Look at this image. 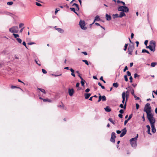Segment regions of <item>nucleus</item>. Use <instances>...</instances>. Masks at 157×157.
I'll return each mask as SVG.
<instances>
[{
	"mask_svg": "<svg viewBox=\"0 0 157 157\" xmlns=\"http://www.w3.org/2000/svg\"><path fill=\"white\" fill-rule=\"evenodd\" d=\"M36 6H42L41 4L40 3H38L37 2H36Z\"/></svg>",
	"mask_w": 157,
	"mask_h": 157,
	"instance_id": "nucleus-42",
	"label": "nucleus"
},
{
	"mask_svg": "<svg viewBox=\"0 0 157 157\" xmlns=\"http://www.w3.org/2000/svg\"><path fill=\"white\" fill-rule=\"evenodd\" d=\"M133 96L135 98L136 100H139L140 99L139 98L137 97L135 94H134V95Z\"/></svg>",
	"mask_w": 157,
	"mask_h": 157,
	"instance_id": "nucleus-43",
	"label": "nucleus"
},
{
	"mask_svg": "<svg viewBox=\"0 0 157 157\" xmlns=\"http://www.w3.org/2000/svg\"><path fill=\"white\" fill-rule=\"evenodd\" d=\"M126 102L127 101H125V102L124 104V106L123 105V104H121L120 105V107L121 108H124V109H125L126 108Z\"/></svg>",
	"mask_w": 157,
	"mask_h": 157,
	"instance_id": "nucleus-14",
	"label": "nucleus"
},
{
	"mask_svg": "<svg viewBox=\"0 0 157 157\" xmlns=\"http://www.w3.org/2000/svg\"><path fill=\"white\" fill-rule=\"evenodd\" d=\"M115 135L116 134L115 132H113L112 133L110 140L113 143H114L115 142V138H116Z\"/></svg>",
	"mask_w": 157,
	"mask_h": 157,
	"instance_id": "nucleus-8",
	"label": "nucleus"
},
{
	"mask_svg": "<svg viewBox=\"0 0 157 157\" xmlns=\"http://www.w3.org/2000/svg\"><path fill=\"white\" fill-rule=\"evenodd\" d=\"M139 76L136 73H135L134 75V77L135 78H136L137 77H139Z\"/></svg>",
	"mask_w": 157,
	"mask_h": 157,
	"instance_id": "nucleus-51",
	"label": "nucleus"
},
{
	"mask_svg": "<svg viewBox=\"0 0 157 157\" xmlns=\"http://www.w3.org/2000/svg\"><path fill=\"white\" fill-rule=\"evenodd\" d=\"M44 101H48L49 102H51V101L49 99H42Z\"/></svg>",
	"mask_w": 157,
	"mask_h": 157,
	"instance_id": "nucleus-35",
	"label": "nucleus"
},
{
	"mask_svg": "<svg viewBox=\"0 0 157 157\" xmlns=\"http://www.w3.org/2000/svg\"><path fill=\"white\" fill-rule=\"evenodd\" d=\"M35 62H36V63L37 64H38L39 66H40V63H38V61L37 60H36V59H35Z\"/></svg>",
	"mask_w": 157,
	"mask_h": 157,
	"instance_id": "nucleus-55",
	"label": "nucleus"
},
{
	"mask_svg": "<svg viewBox=\"0 0 157 157\" xmlns=\"http://www.w3.org/2000/svg\"><path fill=\"white\" fill-rule=\"evenodd\" d=\"M142 53L146 52L148 54H150L149 52L147 50H146L145 49H143L142 50Z\"/></svg>",
	"mask_w": 157,
	"mask_h": 157,
	"instance_id": "nucleus-27",
	"label": "nucleus"
},
{
	"mask_svg": "<svg viewBox=\"0 0 157 157\" xmlns=\"http://www.w3.org/2000/svg\"><path fill=\"white\" fill-rule=\"evenodd\" d=\"M129 79H130V82H132V76H130V78H129Z\"/></svg>",
	"mask_w": 157,
	"mask_h": 157,
	"instance_id": "nucleus-61",
	"label": "nucleus"
},
{
	"mask_svg": "<svg viewBox=\"0 0 157 157\" xmlns=\"http://www.w3.org/2000/svg\"><path fill=\"white\" fill-rule=\"evenodd\" d=\"M138 137V135L137 134L136 136L132 138L130 140V142L132 147H136L137 146L136 141Z\"/></svg>",
	"mask_w": 157,
	"mask_h": 157,
	"instance_id": "nucleus-2",
	"label": "nucleus"
},
{
	"mask_svg": "<svg viewBox=\"0 0 157 157\" xmlns=\"http://www.w3.org/2000/svg\"><path fill=\"white\" fill-rule=\"evenodd\" d=\"M132 114H131L130 115H129L128 118L127 119L128 120H130L131 119V118L132 117Z\"/></svg>",
	"mask_w": 157,
	"mask_h": 157,
	"instance_id": "nucleus-48",
	"label": "nucleus"
},
{
	"mask_svg": "<svg viewBox=\"0 0 157 157\" xmlns=\"http://www.w3.org/2000/svg\"><path fill=\"white\" fill-rule=\"evenodd\" d=\"M122 132L120 135V137H123L126 134L127 132V130H126V128H125L124 129L122 130Z\"/></svg>",
	"mask_w": 157,
	"mask_h": 157,
	"instance_id": "nucleus-10",
	"label": "nucleus"
},
{
	"mask_svg": "<svg viewBox=\"0 0 157 157\" xmlns=\"http://www.w3.org/2000/svg\"><path fill=\"white\" fill-rule=\"evenodd\" d=\"M42 72L43 73L45 74L47 73V71H46L45 70H44L43 69H42Z\"/></svg>",
	"mask_w": 157,
	"mask_h": 157,
	"instance_id": "nucleus-47",
	"label": "nucleus"
},
{
	"mask_svg": "<svg viewBox=\"0 0 157 157\" xmlns=\"http://www.w3.org/2000/svg\"><path fill=\"white\" fill-rule=\"evenodd\" d=\"M38 90H39L42 92H43V93H44V94H45L46 93L45 91V90L44 89L38 88Z\"/></svg>",
	"mask_w": 157,
	"mask_h": 157,
	"instance_id": "nucleus-28",
	"label": "nucleus"
},
{
	"mask_svg": "<svg viewBox=\"0 0 157 157\" xmlns=\"http://www.w3.org/2000/svg\"><path fill=\"white\" fill-rule=\"evenodd\" d=\"M99 94L100 95L99 96V99L98 100V102H99L101 100V95H100V94Z\"/></svg>",
	"mask_w": 157,
	"mask_h": 157,
	"instance_id": "nucleus-44",
	"label": "nucleus"
},
{
	"mask_svg": "<svg viewBox=\"0 0 157 157\" xmlns=\"http://www.w3.org/2000/svg\"><path fill=\"white\" fill-rule=\"evenodd\" d=\"M146 48H147L149 49L150 50L152 51H153V52L155 51L149 45L148 46H147Z\"/></svg>",
	"mask_w": 157,
	"mask_h": 157,
	"instance_id": "nucleus-25",
	"label": "nucleus"
},
{
	"mask_svg": "<svg viewBox=\"0 0 157 157\" xmlns=\"http://www.w3.org/2000/svg\"><path fill=\"white\" fill-rule=\"evenodd\" d=\"M122 97L123 100H125L126 96V93L124 92H123L122 94Z\"/></svg>",
	"mask_w": 157,
	"mask_h": 157,
	"instance_id": "nucleus-20",
	"label": "nucleus"
},
{
	"mask_svg": "<svg viewBox=\"0 0 157 157\" xmlns=\"http://www.w3.org/2000/svg\"><path fill=\"white\" fill-rule=\"evenodd\" d=\"M130 90L131 91V94L132 95H133V96H134V94H135L134 91V89L132 88H131Z\"/></svg>",
	"mask_w": 157,
	"mask_h": 157,
	"instance_id": "nucleus-26",
	"label": "nucleus"
},
{
	"mask_svg": "<svg viewBox=\"0 0 157 157\" xmlns=\"http://www.w3.org/2000/svg\"><path fill=\"white\" fill-rule=\"evenodd\" d=\"M148 41L147 40H146L145 41H144V44L147 46V43H148Z\"/></svg>",
	"mask_w": 157,
	"mask_h": 157,
	"instance_id": "nucleus-57",
	"label": "nucleus"
},
{
	"mask_svg": "<svg viewBox=\"0 0 157 157\" xmlns=\"http://www.w3.org/2000/svg\"><path fill=\"white\" fill-rule=\"evenodd\" d=\"M119 113H121V114H122V113H124V110L122 109H121L119 111Z\"/></svg>",
	"mask_w": 157,
	"mask_h": 157,
	"instance_id": "nucleus-54",
	"label": "nucleus"
},
{
	"mask_svg": "<svg viewBox=\"0 0 157 157\" xmlns=\"http://www.w3.org/2000/svg\"><path fill=\"white\" fill-rule=\"evenodd\" d=\"M90 91V89H89L87 88L85 90V92L86 93Z\"/></svg>",
	"mask_w": 157,
	"mask_h": 157,
	"instance_id": "nucleus-63",
	"label": "nucleus"
},
{
	"mask_svg": "<svg viewBox=\"0 0 157 157\" xmlns=\"http://www.w3.org/2000/svg\"><path fill=\"white\" fill-rule=\"evenodd\" d=\"M118 11L124 12V13H127L129 11L128 8L126 6H120L118 8Z\"/></svg>",
	"mask_w": 157,
	"mask_h": 157,
	"instance_id": "nucleus-4",
	"label": "nucleus"
},
{
	"mask_svg": "<svg viewBox=\"0 0 157 157\" xmlns=\"http://www.w3.org/2000/svg\"><path fill=\"white\" fill-rule=\"evenodd\" d=\"M129 120L128 119L125 120L124 122V125H125Z\"/></svg>",
	"mask_w": 157,
	"mask_h": 157,
	"instance_id": "nucleus-58",
	"label": "nucleus"
},
{
	"mask_svg": "<svg viewBox=\"0 0 157 157\" xmlns=\"http://www.w3.org/2000/svg\"><path fill=\"white\" fill-rule=\"evenodd\" d=\"M128 69V68L127 66H125L124 67V69L123 71L124 72H125Z\"/></svg>",
	"mask_w": 157,
	"mask_h": 157,
	"instance_id": "nucleus-49",
	"label": "nucleus"
},
{
	"mask_svg": "<svg viewBox=\"0 0 157 157\" xmlns=\"http://www.w3.org/2000/svg\"><path fill=\"white\" fill-rule=\"evenodd\" d=\"M148 120L151 124L152 132L153 133H155L156 131L155 127V119L154 118Z\"/></svg>",
	"mask_w": 157,
	"mask_h": 157,
	"instance_id": "nucleus-3",
	"label": "nucleus"
},
{
	"mask_svg": "<svg viewBox=\"0 0 157 157\" xmlns=\"http://www.w3.org/2000/svg\"><path fill=\"white\" fill-rule=\"evenodd\" d=\"M16 40L19 43H21L22 42L20 38H17Z\"/></svg>",
	"mask_w": 157,
	"mask_h": 157,
	"instance_id": "nucleus-36",
	"label": "nucleus"
},
{
	"mask_svg": "<svg viewBox=\"0 0 157 157\" xmlns=\"http://www.w3.org/2000/svg\"><path fill=\"white\" fill-rule=\"evenodd\" d=\"M79 25L82 29L86 30L87 29V27L85 26V22L84 21L81 20L79 22Z\"/></svg>",
	"mask_w": 157,
	"mask_h": 157,
	"instance_id": "nucleus-6",
	"label": "nucleus"
},
{
	"mask_svg": "<svg viewBox=\"0 0 157 157\" xmlns=\"http://www.w3.org/2000/svg\"><path fill=\"white\" fill-rule=\"evenodd\" d=\"M106 19L108 21H110L111 19V17L110 16L106 14L105 15Z\"/></svg>",
	"mask_w": 157,
	"mask_h": 157,
	"instance_id": "nucleus-16",
	"label": "nucleus"
},
{
	"mask_svg": "<svg viewBox=\"0 0 157 157\" xmlns=\"http://www.w3.org/2000/svg\"><path fill=\"white\" fill-rule=\"evenodd\" d=\"M124 78L125 80V81H126V82L128 81V78H127V75H125L124 76Z\"/></svg>",
	"mask_w": 157,
	"mask_h": 157,
	"instance_id": "nucleus-41",
	"label": "nucleus"
},
{
	"mask_svg": "<svg viewBox=\"0 0 157 157\" xmlns=\"http://www.w3.org/2000/svg\"><path fill=\"white\" fill-rule=\"evenodd\" d=\"M75 6L76 7V11H79V6H78V5L76 4V3H74L72 5V6Z\"/></svg>",
	"mask_w": 157,
	"mask_h": 157,
	"instance_id": "nucleus-17",
	"label": "nucleus"
},
{
	"mask_svg": "<svg viewBox=\"0 0 157 157\" xmlns=\"http://www.w3.org/2000/svg\"><path fill=\"white\" fill-rule=\"evenodd\" d=\"M126 101H127L128 100V98L129 97V91H127L126 92Z\"/></svg>",
	"mask_w": 157,
	"mask_h": 157,
	"instance_id": "nucleus-22",
	"label": "nucleus"
},
{
	"mask_svg": "<svg viewBox=\"0 0 157 157\" xmlns=\"http://www.w3.org/2000/svg\"><path fill=\"white\" fill-rule=\"evenodd\" d=\"M118 116L121 118H122L123 116L120 113L119 114Z\"/></svg>",
	"mask_w": 157,
	"mask_h": 157,
	"instance_id": "nucleus-60",
	"label": "nucleus"
},
{
	"mask_svg": "<svg viewBox=\"0 0 157 157\" xmlns=\"http://www.w3.org/2000/svg\"><path fill=\"white\" fill-rule=\"evenodd\" d=\"M85 82V81L83 79V80H81V84L82 86H84V84Z\"/></svg>",
	"mask_w": 157,
	"mask_h": 157,
	"instance_id": "nucleus-32",
	"label": "nucleus"
},
{
	"mask_svg": "<svg viewBox=\"0 0 157 157\" xmlns=\"http://www.w3.org/2000/svg\"><path fill=\"white\" fill-rule=\"evenodd\" d=\"M82 62H84L87 65H89V63L85 59H83L82 60Z\"/></svg>",
	"mask_w": 157,
	"mask_h": 157,
	"instance_id": "nucleus-34",
	"label": "nucleus"
},
{
	"mask_svg": "<svg viewBox=\"0 0 157 157\" xmlns=\"http://www.w3.org/2000/svg\"><path fill=\"white\" fill-rule=\"evenodd\" d=\"M109 121L111 122L113 124H115L114 122L113 121L112 119L111 118H109Z\"/></svg>",
	"mask_w": 157,
	"mask_h": 157,
	"instance_id": "nucleus-37",
	"label": "nucleus"
},
{
	"mask_svg": "<svg viewBox=\"0 0 157 157\" xmlns=\"http://www.w3.org/2000/svg\"><path fill=\"white\" fill-rule=\"evenodd\" d=\"M56 30H57L58 32L61 33H63L64 32L63 30L61 28H57L56 29Z\"/></svg>",
	"mask_w": 157,
	"mask_h": 157,
	"instance_id": "nucleus-21",
	"label": "nucleus"
},
{
	"mask_svg": "<svg viewBox=\"0 0 157 157\" xmlns=\"http://www.w3.org/2000/svg\"><path fill=\"white\" fill-rule=\"evenodd\" d=\"M136 109H138L139 108V105L137 104V103H136Z\"/></svg>",
	"mask_w": 157,
	"mask_h": 157,
	"instance_id": "nucleus-56",
	"label": "nucleus"
},
{
	"mask_svg": "<svg viewBox=\"0 0 157 157\" xmlns=\"http://www.w3.org/2000/svg\"><path fill=\"white\" fill-rule=\"evenodd\" d=\"M153 50L155 51V43L153 40H151L150 42V45Z\"/></svg>",
	"mask_w": 157,
	"mask_h": 157,
	"instance_id": "nucleus-7",
	"label": "nucleus"
},
{
	"mask_svg": "<svg viewBox=\"0 0 157 157\" xmlns=\"http://www.w3.org/2000/svg\"><path fill=\"white\" fill-rule=\"evenodd\" d=\"M100 20V19L99 17V16H98V15L96 16L95 17V19L94 20V22L92 24H94L95 21H99Z\"/></svg>",
	"mask_w": 157,
	"mask_h": 157,
	"instance_id": "nucleus-12",
	"label": "nucleus"
},
{
	"mask_svg": "<svg viewBox=\"0 0 157 157\" xmlns=\"http://www.w3.org/2000/svg\"><path fill=\"white\" fill-rule=\"evenodd\" d=\"M11 88L12 89H14V88H20L19 87H17L16 86H11Z\"/></svg>",
	"mask_w": 157,
	"mask_h": 157,
	"instance_id": "nucleus-39",
	"label": "nucleus"
},
{
	"mask_svg": "<svg viewBox=\"0 0 157 157\" xmlns=\"http://www.w3.org/2000/svg\"><path fill=\"white\" fill-rule=\"evenodd\" d=\"M105 110L107 112H109L111 111V109L109 108V106H106L105 108Z\"/></svg>",
	"mask_w": 157,
	"mask_h": 157,
	"instance_id": "nucleus-19",
	"label": "nucleus"
},
{
	"mask_svg": "<svg viewBox=\"0 0 157 157\" xmlns=\"http://www.w3.org/2000/svg\"><path fill=\"white\" fill-rule=\"evenodd\" d=\"M68 94L69 95L71 96H73L74 92L75 91L73 89H69L68 90Z\"/></svg>",
	"mask_w": 157,
	"mask_h": 157,
	"instance_id": "nucleus-9",
	"label": "nucleus"
},
{
	"mask_svg": "<svg viewBox=\"0 0 157 157\" xmlns=\"http://www.w3.org/2000/svg\"><path fill=\"white\" fill-rule=\"evenodd\" d=\"M127 75L128 76H130L131 75V73L130 72L128 71H127Z\"/></svg>",
	"mask_w": 157,
	"mask_h": 157,
	"instance_id": "nucleus-50",
	"label": "nucleus"
},
{
	"mask_svg": "<svg viewBox=\"0 0 157 157\" xmlns=\"http://www.w3.org/2000/svg\"><path fill=\"white\" fill-rule=\"evenodd\" d=\"M91 94L90 93H85L84 94L85 98L86 99H88L89 97L91 96Z\"/></svg>",
	"mask_w": 157,
	"mask_h": 157,
	"instance_id": "nucleus-13",
	"label": "nucleus"
},
{
	"mask_svg": "<svg viewBox=\"0 0 157 157\" xmlns=\"http://www.w3.org/2000/svg\"><path fill=\"white\" fill-rule=\"evenodd\" d=\"M101 100L103 101H105L106 100V98L105 96L104 95L102 96L101 97Z\"/></svg>",
	"mask_w": 157,
	"mask_h": 157,
	"instance_id": "nucleus-31",
	"label": "nucleus"
},
{
	"mask_svg": "<svg viewBox=\"0 0 157 157\" xmlns=\"http://www.w3.org/2000/svg\"><path fill=\"white\" fill-rule=\"evenodd\" d=\"M9 30L11 33H17L18 32V28L17 26H14L10 28Z\"/></svg>",
	"mask_w": 157,
	"mask_h": 157,
	"instance_id": "nucleus-5",
	"label": "nucleus"
},
{
	"mask_svg": "<svg viewBox=\"0 0 157 157\" xmlns=\"http://www.w3.org/2000/svg\"><path fill=\"white\" fill-rule=\"evenodd\" d=\"M147 132L148 134L151 135V133L150 132V129L147 130Z\"/></svg>",
	"mask_w": 157,
	"mask_h": 157,
	"instance_id": "nucleus-62",
	"label": "nucleus"
},
{
	"mask_svg": "<svg viewBox=\"0 0 157 157\" xmlns=\"http://www.w3.org/2000/svg\"><path fill=\"white\" fill-rule=\"evenodd\" d=\"M51 75H52V76H55V77H57V76H59L61 75L62 74H60L59 75H55V74H51Z\"/></svg>",
	"mask_w": 157,
	"mask_h": 157,
	"instance_id": "nucleus-45",
	"label": "nucleus"
},
{
	"mask_svg": "<svg viewBox=\"0 0 157 157\" xmlns=\"http://www.w3.org/2000/svg\"><path fill=\"white\" fill-rule=\"evenodd\" d=\"M128 45V44H125L124 46V51H126V50Z\"/></svg>",
	"mask_w": 157,
	"mask_h": 157,
	"instance_id": "nucleus-38",
	"label": "nucleus"
},
{
	"mask_svg": "<svg viewBox=\"0 0 157 157\" xmlns=\"http://www.w3.org/2000/svg\"><path fill=\"white\" fill-rule=\"evenodd\" d=\"M146 127L147 128V130L150 129V127L148 125H146Z\"/></svg>",
	"mask_w": 157,
	"mask_h": 157,
	"instance_id": "nucleus-64",
	"label": "nucleus"
},
{
	"mask_svg": "<svg viewBox=\"0 0 157 157\" xmlns=\"http://www.w3.org/2000/svg\"><path fill=\"white\" fill-rule=\"evenodd\" d=\"M151 107L149 103H147L145 106L144 111L146 113L148 120L154 118L153 115L151 113Z\"/></svg>",
	"mask_w": 157,
	"mask_h": 157,
	"instance_id": "nucleus-1",
	"label": "nucleus"
},
{
	"mask_svg": "<svg viewBox=\"0 0 157 157\" xmlns=\"http://www.w3.org/2000/svg\"><path fill=\"white\" fill-rule=\"evenodd\" d=\"M13 4V2H9L7 3V4L8 5L10 6L12 5Z\"/></svg>",
	"mask_w": 157,
	"mask_h": 157,
	"instance_id": "nucleus-40",
	"label": "nucleus"
},
{
	"mask_svg": "<svg viewBox=\"0 0 157 157\" xmlns=\"http://www.w3.org/2000/svg\"><path fill=\"white\" fill-rule=\"evenodd\" d=\"M71 71V75L74 77L75 76V74L74 73L75 71L72 68H71L70 69Z\"/></svg>",
	"mask_w": 157,
	"mask_h": 157,
	"instance_id": "nucleus-18",
	"label": "nucleus"
},
{
	"mask_svg": "<svg viewBox=\"0 0 157 157\" xmlns=\"http://www.w3.org/2000/svg\"><path fill=\"white\" fill-rule=\"evenodd\" d=\"M134 48L133 46H132V47H129L128 48V54L130 55H132V50Z\"/></svg>",
	"mask_w": 157,
	"mask_h": 157,
	"instance_id": "nucleus-11",
	"label": "nucleus"
},
{
	"mask_svg": "<svg viewBox=\"0 0 157 157\" xmlns=\"http://www.w3.org/2000/svg\"><path fill=\"white\" fill-rule=\"evenodd\" d=\"M156 65V63L155 62H152L151 63V67H154Z\"/></svg>",
	"mask_w": 157,
	"mask_h": 157,
	"instance_id": "nucleus-30",
	"label": "nucleus"
},
{
	"mask_svg": "<svg viewBox=\"0 0 157 157\" xmlns=\"http://www.w3.org/2000/svg\"><path fill=\"white\" fill-rule=\"evenodd\" d=\"M113 19H115V18L117 17H119V15L117 13L113 14Z\"/></svg>",
	"mask_w": 157,
	"mask_h": 157,
	"instance_id": "nucleus-23",
	"label": "nucleus"
},
{
	"mask_svg": "<svg viewBox=\"0 0 157 157\" xmlns=\"http://www.w3.org/2000/svg\"><path fill=\"white\" fill-rule=\"evenodd\" d=\"M70 9L72 11L74 12L77 15H78L77 13L76 12L75 10V8H70Z\"/></svg>",
	"mask_w": 157,
	"mask_h": 157,
	"instance_id": "nucleus-24",
	"label": "nucleus"
},
{
	"mask_svg": "<svg viewBox=\"0 0 157 157\" xmlns=\"http://www.w3.org/2000/svg\"><path fill=\"white\" fill-rule=\"evenodd\" d=\"M13 35L14 36V37L15 38H16V39H17V38H18V37H19V35L17 34H15V33H13Z\"/></svg>",
	"mask_w": 157,
	"mask_h": 157,
	"instance_id": "nucleus-33",
	"label": "nucleus"
},
{
	"mask_svg": "<svg viewBox=\"0 0 157 157\" xmlns=\"http://www.w3.org/2000/svg\"><path fill=\"white\" fill-rule=\"evenodd\" d=\"M24 25V24L23 23H20L19 25V27L20 28H21L22 26Z\"/></svg>",
	"mask_w": 157,
	"mask_h": 157,
	"instance_id": "nucleus-53",
	"label": "nucleus"
},
{
	"mask_svg": "<svg viewBox=\"0 0 157 157\" xmlns=\"http://www.w3.org/2000/svg\"><path fill=\"white\" fill-rule=\"evenodd\" d=\"M126 15L124 12L121 11L120 13V14L119 15V17H123L125 16Z\"/></svg>",
	"mask_w": 157,
	"mask_h": 157,
	"instance_id": "nucleus-15",
	"label": "nucleus"
},
{
	"mask_svg": "<svg viewBox=\"0 0 157 157\" xmlns=\"http://www.w3.org/2000/svg\"><path fill=\"white\" fill-rule=\"evenodd\" d=\"M113 86L116 88L118 86V84L117 82L114 83L113 84Z\"/></svg>",
	"mask_w": 157,
	"mask_h": 157,
	"instance_id": "nucleus-29",
	"label": "nucleus"
},
{
	"mask_svg": "<svg viewBox=\"0 0 157 157\" xmlns=\"http://www.w3.org/2000/svg\"><path fill=\"white\" fill-rule=\"evenodd\" d=\"M22 44L24 45L25 46V47L27 48L26 46V44L25 43V41H24L23 42V43H22Z\"/></svg>",
	"mask_w": 157,
	"mask_h": 157,
	"instance_id": "nucleus-59",
	"label": "nucleus"
},
{
	"mask_svg": "<svg viewBox=\"0 0 157 157\" xmlns=\"http://www.w3.org/2000/svg\"><path fill=\"white\" fill-rule=\"evenodd\" d=\"M36 43H35V42H29L28 43V45H32V44H35Z\"/></svg>",
	"mask_w": 157,
	"mask_h": 157,
	"instance_id": "nucleus-52",
	"label": "nucleus"
},
{
	"mask_svg": "<svg viewBox=\"0 0 157 157\" xmlns=\"http://www.w3.org/2000/svg\"><path fill=\"white\" fill-rule=\"evenodd\" d=\"M59 10H60V9H59V8H58V9H57V8L56 9V10H55V14H56V13H57L59 11Z\"/></svg>",
	"mask_w": 157,
	"mask_h": 157,
	"instance_id": "nucleus-46",
	"label": "nucleus"
}]
</instances>
